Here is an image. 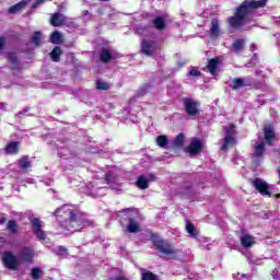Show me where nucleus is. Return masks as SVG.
<instances>
[{
	"mask_svg": "<svg viewBox=\"0 0 280 280\" xmlns=\"http://www.w3.org/2000/svg\"><path fill=\"white\" fill-rule=\"evenodd\" d=\"M69 215V220L61 222V229H66L69 233H77V231H82L86 226V217L84 213L80 212L75 206L65 205L61 208H58L54 215Z\"/></svg>",
	"mask_w": 280,
	"mask_h": 280,
	"instance_id": "1",
	"label": "nucleus"
},
{
	"mask_svg": "<svg viewBox=\"0 0 280 280\" xmlns=\"http://www.w3.org/2000/svg\"><path fill=\"white\" fill-rule=\"evenodd\" d=\"M268 0H245L236 9L235 15L229 19L231 27H242L258 8H264Z\"/></svg>",
	"mask_w": 280,
	"mask_h": 280,
	"instance_id": "2",
	"label": "nucleus"
},
{
	"mask_svg": "<svg viewBox=\"0 0 280 280\" xmlns=\"http://www.w3.org/2000/svg\"><path fill=\"white\" fill-rule=\"evenodd\" d=\"M120 223L126 226L128 233H139L141 231V217L137 210L125 209L120 212Z\"/></svg>",
	"mask_w": 280,
	"mask_h": 280,
	"instance_id": "3",
	"label": "nucleus"
},
{
	"mask_svg": "<svg viewBox=\"0 0 280 280\" xmlns=\"http://www.w3.org/2000/svg\"><path fill=\"white\" fill-rule=\"evenodd\" d=\"M2 265L7 270H11L15 272L21 268V260L19 259V256L14 254V252L7 250L2 253Z\"/></svg>",
	"mask_w": 280,
	"mask_h": 280,
	"instance_id": "4",
	"label": "nucleus"
},
{
	"mask_svg": "<svg viewBox=\"0 0 280 280\" xmlns=\"http://www.w3.org/2000/svg\"><path fill=\"white\" fill-rule=\"evenodd\" d=\"M151 240L153 242V246H155V248L163 255H172V253H174V247H172L167 241L161 240L159 235L153 234Z\"/></svg>",
	"mask_w": 280,
	"mask_h": 280,
	"instance_id": "5",
	"label": "nucleus"
},
{
	"mask_svg": "<svg viewBox=\"0 0 280 280\" xmlns=\"http://www.w3.org/2000/svg\"><path fill=\"white\" fill-rule=\"evenodd\" d=\"M225 138L222 140L223 144L221 150L226 152L229 148L235 143V125H230L229 127H224Z\"/></svg>",
	"mask_w": 280,
	"mask_h": 280,
	"instance_id": "6",
	"label": "nucleus"
},
{
	"mask_svg": "<svg viewBox=\"0 0 280 280\" xmlns=\"http://www.w3.org/2000/svg\"><path fill=\"white\" fill-rule=\"evenodd\" d=\"M184 108L189 117H196V115H200V103L194 98H184Z\"/></svg>",
	"mask_w": 280,
	"mask_h": 280,
	"instance_id": "7",
	"label": "nucleus"
},
{
	"mask_svg": "<svg viewBox=\"0 0 280 280\" xmlns=\"http://www.w3.org/2000/svg\"><path fill=\"white\" fill-rule=\"evenodd\" d=\"M253 186L257 191H259L261 196H268V198L272 196V192H270L272 191V185L268 184L266 180L261 178H256L253 182Z\"/></svg>",
	"mask_w": 280,
	"mask_h": 280,
	"instance_id": "8",
	"label": "nucleus"
},
{
	"mask_svg": "<svg viewBox=\"0 0 280 280\" xmlns=\"http://www.w3.org/2000/svg\"><path fill=\"white\" fill-rule=\"evenodd\" d=\"M142 54L144 56H156V54H161V46L155 42L144 39L142 40Z\"/></svg>",
	"mask_w": 280,
	"mask_h": 280,
	"instance_id": "9",
	"label": "nucleus"
},
{
	"mask_svg": "<svg viewBox=\"0 0 280 280\" xmlns=\"http://www.w3.org/2000/svg\"><path fill=\"white\" fill-rule=\"evenodd\" d=\"M252 145L254 147L253 162L256 165H259L264 159V152H266V142H256L253 141Z\"/></svg>",
	"mask_w": 280,
	"mask_h": 280,
	"instance_id": "10",
	"label": "nucleus"
},
{
	"mask_svg": "<svg viewBox=\"0 0 280 280\" xmlns=\"http://www.w3.org/2000/svg\"><path fill=\"white\" fill-rule=\"evenodd\" d=\"M30 222L32 224L34 235H36V237L39 240H46L47 234H45V231H43V221L36 217H32Z\"/></svg>",
	"mask_w": 280,
	"mask_h": 280,
	"instance_id": "11",
	"label": "nucleus"
},
{
	"mask_svg": "<svg viewBox=\"0 0 280 280\" xmlns=\"http://www.w3.org/2000/svg\"><path fill=\"white\" fill-rule=\"evenodd\" d=\"M19 257L21 261H25L26 264H32V261L34 260V257H36V252L34 250V248L30 246H25L20 250Z\"/></svg>",
	"mask_w": 280,
	"mask_h": 280,
	"instance_id": "12",
	"label": "nucleus"
},
{
	"mask_svg": "<svg viewBox=\"0 0 280 280\" xmlns=\"http://www.w3.org/2000/svg\"><path fill=\"white\" fill-rule=\"evenodd\" d=\"M201 151L202 142L200 141V139L192 138L190 144L186 148V152L194 156L196 154H200Z\"/></svg>",
	"mask_w": 280,
	"mask_h": 280,
	"instance_id": "13",
	"label": "nucleus"
},
{
	"mask_svg": "<svg viewBox=\"0 0 280 280\" xmlns=\"http://www.w3.org/2000/svg\"><path fill=\"white\" fill-rule=\"evenodd\" d=\"M105 182L107 185H110L112 189L119 190L121 187L119 185V176L115 175L113 172H109L105 175Z\"/></svg>",
	"mask_w": 280,
	"mask_h": 280,
	"instance_id": "14",
	"label": "nucleus"
},
{
	"mask_svg": "<svg viewBox=\"0 0 280 280\" xmlns=\"http://www.w3.org/2000/svg\"><path fill=\"white\" fill-rule=\"evenodd\" d=\"M220 21L218 19H213L211 21V27H210V38L211 40H218L220 38Z\"/></svg>",
	"mask_w": 280,
	"mask_h": 280,
	"instance_id": "15",
	"label": "nucleus"
},
{
	"mask_svg": "<svg viewBox=\"0 0 280 280\" xmlns=\"http://www.w3.org/2000/svg\"><path fill=\"white\" fill-rule=\"evenodd\" d=\"M265 143H272L275 141V127L272 124L267 122L264 127Z\"/></svg>",
	"mask_w": 280,
	"mask_h": 280,
	"instance_id": "16",
	"label": "nucleus"
},
{
	"mask_svg": "<svg viewBox=\"0 0 280 280\" xmlns=\"http://www.w3.org/2000/svg\"><path fill=\"white\" fill-rule=\"evenodd\" d=\"M186 231L190 235V237H194L199 242H201L202 240L203 242H207V238L200 237L198 230H196V226H194L189 221L186 222Z\"/></svg>",
	"mask_w": 280,
	"mask_h": 280,
	"instance_id": "17",
	"label": "nucleus"
},
{
	"mask_svg": "<svg viewBox=\"0 0 280 280\" xmlns=\"http://www.w3.org/2000/svg\"><path fill=\"white\" fill-rule=\"evenodd\" d=\"M156 177L154 175H150L149 177L140 176L137 180V187L139 189H148V183L154 180Z\"/></svg>",
	"mask_w": 280,
	"mask_h": 280,
	"instance_id": "18",
	"label": "nucleus"
},
{
	"mask_svg": "<svg viewBox=\"0 0 280 280\" xmlns=\"http://www.w3.org/2000/svg\"><path fill=\"white\" fill-rule=\"evenodd\" d=\"M218 67H220V58L210 59L207 65V69L211 75H215Z\"/></svg>",
	"mask_w": 280,
	"mask_h": 280,
	"instance_id": "19",
	"label": "nucleus"
},
{
	"mask_svg": "<svg viewBox=\"0 0 280 280\" xmlns=\"http://www.w3.org/2000/svg\"><path fill=\"white\" fill-rule=\"evenodd\" d=\"M66 18L62 13H55L50 20L51 25H54V27H60V25H62V23H65Z\"/></svg>",
	"mask_w": 280,
	"mask_h": 280,
	"instance_id": "20",
	"label": "nucleus"
},
{
	"mask_svg": "<svg viewBox=\"0 0 280 280\" xmlns=\"http://www.w3.org/2000/svg\"><path fill=\"white\" fill-rule=\"evenodd\" d=\"M8 61L11 65V69L19 70L21 69V63H19V59L16 58V55L13 52H9L7 55Z\"/></svg>",
	"mask_w": 280,
	"mask_h": 280,
	"instance_id": "21",
	"label": "nucleus"
},
{
	"mask_svg": "<svg viewBox=\"0 0 280 280\" xmlns=\"http://www.w3.org/2000/svg\"><path fill=\"white\" fill-rule=\"evenodd\" d=\"M241 244L244 248H250L255 244V238L248 234H243L241 236Z\"/></svg>",
	"mask_w": 280,
	"mask_h": 280,
	"instance_id": "22",
	"label": "nucleus"
},
{
	"mask_svg": "<svg viewBox=\"0 0 280 280\" xmlns=\"http://www.w3.org/2000/svg\"><path fill=\"white\" fill-rule=\"evenodd\" d=\"M183 143H185V135L179 133L172 142L171 148H183Z\"/></svg>",
	"mask_w": 280,
	"mask_h": 280,
	"instance_id": "23",
	"label": "nucleus"
},
{
	"mask_svg": "<svg viewBox=\"0 0 280 280\" xmlns=\"http://www.w3.org/2000/svg\"><path fill=\"white\" fill-rule=\"evenodd\" d=\"M25 5H27V0H23L22 2L12 5L9 9V13L10 14H16V12H21V10H23V8H25Z\"/></svg>",
	"mask_w": 280,
	"mask_h": 280,
	"instance_id": "24",
	"label": "nucleus"
},
{
	"mask_svg": "<svg viewBox=\"0 0 280 280\" xmlns=\"http://www.w3.org/2000/svg\"><path fill=\"white\" fill-rule=\"evenodd\" d=\"M19 167H20V170H30V167H32V162L30 161V158L23 156L19 161Z\"/></svg>",
	"mask_w": 280,
	"mask_h": 280,
	"instance_id": "25",
	"label": "nucleus"
},
{
	"mask_svg": "<svg viewBox=\"0 0 280 280\" xmlns=\"http://www.w3.org/2000/svg\"><path fill=\"white\" fill-rule=\"evenodd\" d=\"M50 43H52V45H60V43H62V34H60L58 31H55L50 35Z\"/></svg>",
	"mask_w": 280,
	"mask_h": 280,
	"instance_id": "26",
	"label": "nucleus"
},
{
	"mask_svg": "<svg viewBox=\"0 0 280 280\" xmlns=\"http://www.w3.org/2000/svg\"><path fill=\"white\" fill-rule=\"evenodd\" d=\"M32 43L35 45V47H40L43 44V33L35 32L32 37Z\"/></svg>",
	"mask_w": 280,
	"mask_h": 280,
	"instance_id": "27",
	"label": "nucleus"
},
{
	"mask_svg": "<svg viewBox=\"0 0 280 280\" xmlns=\"http://www.w3.org/2000/svg\"><path fill=\"white\" fill-rule=\"evenodd\" d=\"M60 56H62V49H60V47H55L50 52V58L54 62H58L60 60Z\"/></svg>",
	"mask_w": 280,
	"mask_h": 280,
	"instance_id": "28",
	"label": "nucleus"
},
{
	"mask_svg": "<svg viewBox=\"0 0 280 280\" xmlns=\"http://www.w3.org/2000/svg\"><path fill=\"white\" fill-rule=\"evenodd\" d=\"M7 154H16L19 152V142H10L5 148Z\"/></svg>",
	"mask_w": 280,
	"mask_h": 280,
	"instance_id": "29",
	"label": "nucleus"
},
{
	"mask_svg": "<svg viewBox=\"0 0 280 280\" xmlns=\"http://www.w3.org/2000/svg\"><path fill=\"white\" fill-rule=\"evenodd\" d=\"M230 86L233 89V91H237L238 89L244 88V79H234L231 81Z\"/></svg>",
	"mask_w": 280,
	"mask_h": 280,
	"instance_id": "30",
	"label": "nucleus"
},
{
	"mask_svg": "<svg viewBox=\"0 0 280 280\" xmlns=\"http://www.w3.org/2000/svg\"><path fill=\"white\" fill-rule=\"evenodd\" d=\"M31 277L33 280H38L43 277V269L35 267L31 270Z\"/></svg>",
	"mask_w": 280,
	"mask_h": 280,
	"instance_id": "31",
	"label": "nucleus"
},
{
	"mask_svg": "<svg viewBox=\"0 0 280 280\" xmlns=\"http://www.w3.org/2000/svg\"><path fill=\"white\" fill-rule=\"evenodd\" d=\"M153 25H155L156 30H165V20L163 18H155Z\"/></svg>",
	"mask_w": 280,
	"mask_h": 280,
	"instance_id": "32",
	"label": "nucleus"
},
{
	"mask_svg": "<svg viewBox=\"0 0 280 280\" xmlns=\"http://www.w3.org/2000/svg\"><path fill=\"white\" fill-rule=\"evenodd\" d=\"M7 229L8 231H10V233H19V224L16 223V221H9L7 224Z\"/></svg>",
	"mask_w": 280,
	"mask_h": 280,
	"instance_id": "33",
	"label": "nucleus"
},
{
	"mask_svg": "<svg viewBox=\"0 0 280 280\" xmlns=\"http://www.w3.org/2000/svg\"><path fill=\"white\" fill-rule=\"evenodd\" d=\"M113 58V55H110V51L108 49H103L101 51V60L102 62H108Z\"/></svg>",
	"mask_w": 280,
	"mask_h": 280,
	"instance_id": "34",
	"label": "nucleus"
},
{
	"mask_svg": "<svg viewBox=\"0 0 280 280\" xmlns=\"http://www.w3.org/2000/svg\"><path fill=\"white\" fill-rule=\"evenodd\" d=\"M156 144L160 147V148H165V145H167V137L165 136H159L156 138Z\"/></svg>",
	"mask_w": 280,
	"mask_h": 280,
	"instance_id": "35",
	"label": "nucleus"
},
{
	"mask_svg": "<svg viewBox=\"0 0 280 280\" xmlns=\"http://www.w3.org/2000/svg\"><path fill=\"white\" fill-rule=\"evenodd\" d=\"M96 89L98 91H108L109 85H108V83H106L104 81H96Z\"/></svg>",
	"mask_w": 280,
	"mask_h": 280,
	"instance_id": "36",
	"label": "nucleus"
},
{
	"mask_svg": "<svg viewBox=\"0 0 280 280\" xmlns=\"http://www.w3.org/2000/svg\"><path fill=\"white\" fill-rule=\"evenodd\" d=\"M142 280H159V277L150 271L142 273Z\"/></svg>",
	"mask_w": 280,
	"mask_h": 280,
	"instance_id": "37",
	"label": "nucleus"
},
{
	"mask_svg": "<svg viewBox=\"0 0 280 280\" xmlns=\"http://www.w3.org/2000/svg\"><path fill=\"white\" fill-rule=\"evenodd\" d=\"M242 47H244V39H237L234 42V51H242Z\"/></svg>",
	"mask_w": 280,
	"mask_h": 280,
	"instance_id": "38",
	"label": "nucleus"
},
{
	"mask_svg": "<svg viewBox=\"0 0 280 280\" xmlns=\"http://www.w3.org/2000/svg\"><path fill=\"white\" fill-rule=\"evenodd\" d=\"M189 75H191L192 78H199L200 72L198 71V69L192 68V69L189 71Z\"/></svg>",
	"mask_w": 280,
	"mask_h": 280,
	"instance_id": "39",
	"label": "nucleus"
},
{
	"mask_svg": "<svg viewBox=\"0 0 280 280\" xmlns=\"http://www.w3.org/2000/svg\"><path fill=\"white\" fill-rule=\"evenodd\" d=\"M47 1H49V0H37L36 3L33 4V8H38V5H40V3H47Z\"/></svg>",
	"mask_w": 280,
	"mask_h": 280,
	"instance_id": "40",
	"label": "nucleus"
},
{
	"mask_svg": "<svg viewBox=\"0 0 280 280\" xmlns=\"http://www.w3.org/2000/svg\"><path fill=\"white\" fill-rule=\"evenodd\" d=\"M5 46V37H0V51L3 49Z\"/></svg>",
	"mask_w": 280,
	"mask_h": 280,
	"instance_id": "41",
	"label": "nucleus"
},
{
	"mask_svg": "<svg viewBox=\"0 0 280 280\" xmlns=\"http://www.w3.org/2000/svg\"><path fill=\"white\" fill-rule=\"evenodd\" d=\"M5 244H8V242H5V238L0 237V247L5 248Z\"/></svg>",
	"mask_w": 280,
	"mask_h": 280,
	"instance_id": "42",
	"label": "nucleus"
},
{
	"mask_svg": "<svg viewBox=\"0 0 280 280\" xmlns=\"http://www.w3.org/2000/svg\"><path fill=\"white\" fill-rule=\"evenodd\" d=\"M59 255H62L63 257L67 256V249L65 247H59Z\"/></svg>",
	"mask_w": 280,
	"mask_h": 280,
	"instance_id": "43",
	"label": "nucleus"
},
{
	"mask_svg": "<svg viewBox=\"0 0 280 280\" xmlns=\"http://www.w3.org/2000/svg\"><path fill=\"white\" fill-rule=\"evenodd\" d=\"M82 16L83 19H86V16H91V13L89 12V10H85L82 12Z\"/></svg>",
	"mask_w": 280,
	"mask_h": 280,
	"instance_id": "44",
	"label": "nucleus"
},
{
	"mask_svg": "<svg viewBox=\"0 0 280 280\" xmlns=\"http://www.w3.org/2000/svg\"><path fill=\"white\" fill-rule=\"evenodd\" d=\"M202 248H207V250H211V245H202Z\"/></svg>",
	"mask_w": 280,
	"mask_h": 280,
	"instance_id": "45",
	"label": "nucleus"
},
{
	"mask_svg": "<svg viewBox=\"0 0 280 280\" xmlns=\"http://www.w3.org/2000/svg\"><path fill=\"white\" fill-rule=\"evenodd\" d=\"M28 110H30V108L26 107V108H24L23 112L20 113V115H25V113H27Z\"/></svg>",
	"mask_w": 280,
	"mask_h": 280,
	"instance_id": "46",
	"label": "nucleus"
},
{
	"mask_svg": "<svg viewBox=\"0 0 280 280\" xmlns=\"http://www.w3.org/2000/svg\"><path fill=\"white\" fill-rule=\"evenodd\" d=\"M147 91H144L143 89L140 90V94L141 95H145Z\"/></svg>",
	"mask_w": 280,
	"mask_h": 280,
	"instance_id": "47",
	"label": "nucleus"
},
{
	"mask_svg": "<svg viewBox=\"0 0 280 280\" xmlns=\"http://www.w3.org/2000/svg\"><path fill=\"white\" fill-rule=\"evenodd\" d=\"M5 222V218L2 217V220L0 221V224H3Z\"/></svg>",
	"mask_w": 280,
	"mask_h": 280,
	"instance_id": "48",
	"label": "nucleus"
},
{
	"mask_svg": "<svg viewBox=\"0 0 280 280\" xmlns=\"http://www.w3.org/2000/svg\"><path fill=\"white\" fill-rule=\"evenodd\" d=\"M46 185H47V186L51 185V180L46 182Z\"/></svg>",
	"mask_w": 280,
	"mask_h": 280,
	"instance_id": "49",
	"label": "nucleus"
},
{
	"mask_svg": "<svg viewBox=\"0 0 280 280\" xmlns=\"http://www.w3.org/2000/svg\"><path fill=\"white\" fill-rule=\"evenodd\" d=\"M276 198H277V200H279V198H280V194H277V195H276Z\"/></svg>",
	"mask_w": 280,
	"mask_h": 280,
	"instance_id": "50",
	"label": "nucleus"
}]
</instances>
